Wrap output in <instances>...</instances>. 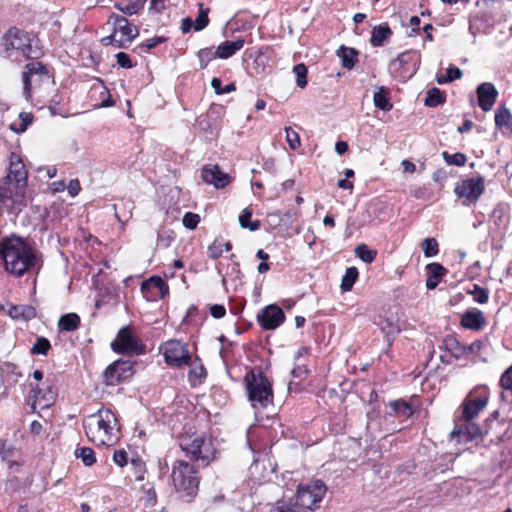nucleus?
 <instances>
[{
  "mask_svg": "<svg viewBox=\"0 0 512 512\" xmlns=\"http://www.w3.org/2000/svg\"><path fill=\"white\" fill-rule=\"evenodd\" d=\"M180 448L191 461L177 460L172 465L171 478L177 492L192 498L197 494L200 478L197 468L206 467L215 457V448L210 436L201 435L193 439L184 437Z\"/></svg>",
  "mask_w": 512,
  "mask_h": 512,
  "instance_id": "obj_1",
  "label": "nucleus"
},
{
  "mask_svg": "<svg viewBox=\"0 0 512 512\" xmlns=\"http://www.w3.org/2000/svg\"><path fill=\"white\" fill-rule=\"evenodd\" d=\"M0 259L4 263L5 271L14 277L38 272L41 266L38 252L18 236L3 238L0 241Z\"/></svg>",
  "mask_w": 512,
  "mask_h": 512,
  "instance_id": "obj_2",
  "label": "nucleus"
},
{
  "mask_svg": "<svg viewBox=\"0 0 512 512\" xmlns=\"http://www.w3.org/2000/svg\"><path fill=\"white\" fill-rule=\"evenodd\" d=\"M117 419L109 409H100L87 417L84 429L89 440L97 446L113 444L117 439Z\"/></svg>",
  "mask_w": 512,
  "mask_h": 512,
  "instance_id": "obj_3",
  "label": "nucleus"
},
{
  "mask_svg": "<svg viewBox=\"0 0 512 512\" xmlns=\"http://www.w3.org/2000/svg\"><path fill=\"white\" fill-rule=\"evenodd\" d=\"M249 401L253 407L266 408L273 400L271 383L262 371L251 370L244 378Z\"/></svg>",
  "mask_w": 512,
  "mask_h": 512,
  "instance_id": "obj_4",
  "label": "nucleus"
},
{
  "mask_svg": "<svg viewBox=\"0 0 512 512\" xmlns=\"http://www.w3.org/2000/svg\"><path fill=\"white\" fill-rule=\"evenodd\" d=\"M3 41L5 51L9 53V57L13 55V52L31 60L38 59L42 55L41 50L36 45H33V39L30 35L16 27L10 28L5 33Z\"/></svg>",
  "mask_w": 512,
  "mask_h": 512,
  "instance_id": "obj_5",
  "label": "nucleus"
},
{
  "mask_svg": "<svg viewBox=\"0 0 512 512\" xmlns=\"http://www.w3.org/2000/svg\"><path fill=\"white\" fill-rule=\"evenodd\" d=\"M327 487L321 480H315L308 484H300L294 497H292L296 503L310 512L314 510L318 503L321 502L322 498L326 494Z\"/></svg>",
  "mask_w": 512,
  "mask_h": 512,
  "instance_id": "obj_6",
  "label": "nucleus"
},
{
  "mask_svg": "<svg viewBox=\"0 0 512 512\" xmlns=\"http://www.w3.org/2000/svg\"><path fill=\"white\" fill-rule=\"evenodd\" d=\"M489 394L485 388L471 391L461 404L459 421H468L476 418L488 404Z\"/></svg>",
  "mask_w": 512,
  "mask_h": 512,
  "instance_id": "obj_7",
  "label": "nucleus"
},
{
  "mask_svg": "<svg viewBox=\"0 0 512 512\" xmlns=\"http://www.w3.org/2000/svg\"><path fill=\"white\" fill-rule=\"evenodd\" d=\"M111 349L119 354L141 355L146 352L145 345L134 335L129 326L122 327L111 342Z\"/></svg>",
  "mask_w": 512,
  "mask_h": 512,
  "instance_id": "obj_8",
  "label": "nucleus"
},
{
  "mask_svg": "<svg viewBox=\"0 0 512 512\" xmlns=\"http://www.w3.org/2000/svg\"><path fill=\"white\" fill-rule=\"evenodd\" d=\"M4 182L8 187L13 188L16 200H22L23 203H26L25 192L27 186V171L25 170V165L20 159L17 158L15 161L11 159L9 172Z\"/></svg>",
  "mask_w": 512,
  "mask_h": 512,
  "instance_id": "obj_9",
  "label": "nucleus"
},
{
  "mask_svg": "<svg viewBox=\"0 0 512 512\" xmlns=\"http://www.w3.org/2000/svg\"><path fill=\"white\" fill-rule=\"evenodd\" d=\"M108 23L112 24L114 33L117 36L119 35L117 48H126L139 35L138 28L133 26L124 16L112 13L109 16Z\"/></svg>",
  "mask_w": 512,
  "mask_h": 512,
  "instance_id": "obj_10",
  "label": "nucleus"
},
{
  "mask_svg": "<svg viewBox=\"0 0 512 512\" xmlns=\"http://www.w3.org/2000/svg\"><path fill=\"white\" fill-rule=\"evenodd\" d=\"M165 361L168 365L181 367L190 364L191 355L188 346L179 340H169L162 347Z\"/></svg>",
  "mask_w": 512,
  "mask_h": 512,
  "instance_id": "obj_11",
  "label": "nucleus"
},
{
  "mask_svg": "<svg viewBox=\"0 0 512 512\" xmlns=\"http://www.w3.org/2000/svg\"><path fill=\"white\" fill-rule=\"evenodd\" d=\"M50 74L46 65L39 61H31L25 65L22 73L23 95L28 100L31 97L32 81L48 80Z\"/></svg>",
  "mask_w": 512,
  "mask_h": 512,
  "instance_id": "obj_12",
  "label": "nucleus"
},
{
  "mask_svg": "<svg viewBox=\"0 0 512 512\" xmlns=\"http://www.w3.org/2000/svg\"><path fill=\"white\" fill-rule=\"evenodd\" d=\"M133 374V363L131 361L116 360L104 371V383L107 386H115Z\"/></svg>",
  "mask_w": 512,
  "mask_h": 512,
  "instance_id": "obj_13",
  "label": "nucleus"
},
{
  "mask_svg": "<svg viewBox=\"0 0 512 512\" xmlns=\"http://www.w3.org/2000/svg\"><path fill=\"white\" fill-rule=\"evenodd\" d=\"M141 293L147 301H156L168 295L169 286L160 276H152L141 283Z\"/></svg>",
  "mask_w": 512,
  "mask_h": 512,
  "instance_id": "obj_14",
  "label": "nucleus"
},
{
  "mask_svg": "<svg viewBox=\"0 0 512 512\" xmlns=\"http://www.w3.org/2000/svg\"><path fill=\"white\" fill-rule=\"evenodd\" d=\"M484 178H470L462 181L455 187V193L460 198H466L470 202H476L484 193Z\"/></svg>",
  "mask_w": 512,
  "mask_h": 512,
  "instance_id": "obj_15",
  "label": "nucleus"
},
{
  "mask_svg": "<svg viewBox=\"0 0 512 512\" xmlns=\"http://www.w3.org/2000/svg\"><path fill=\"white\" fill-rule=\"evenodd\" d=\"M44 387H39V385L32 386L29 394V402L32 408V411L36 410L37 405H39L42 409L50 407L56 398V393L53 391L52 386L50 384H43Z\"/></svg>",
  "mask_w": 512,
  "mask_h": 512,
  "instance_id": "obj_16",
  "label": "nucleus"
},
{
  "mask_svg": "<svg viewBox=\"0 0 512 512\" xmlns=\"http://www.w3.org/2000/svg\"><path fill=\"white\" fill-rule=\"evenodd\" d=\"M257 320L263 329L274 330L284 322L285 314L280 307L271 304L262 309L257 315Z\"/></svg>",
  "mask_w": 512,
  "mask_h": 512,
  "instance_id": "obj_17",
  "label": "nucleus"
},
{
  "mask_svg": "<svg viewBox=\"0 0 512 512\" xmlns=\"http://www.w3.org/2000/svg\"><path fill=\"white\" fill-rule=\"evenodd\" d=\"M479 436H481V429L472 420L460 421L451 432V440H455L458 443H468Z\"/></svg>",
  "mask_w": 512,
  "mask_h": 512,
  "instance_id": "obj_18",
  "label": "nucleus"
},
{
  "mask_svg": "<svg viewBox=\"0 0 512 512\" xmlns=\"http://www.w3.org/2000/svg\"><path fill=\"white\" fill-rule=\"evenodd\" d=\"M201 177L205 183L214 185L217 189L225 188L230 183V176L223 172L218 165L203 167Z\"/></svg>",
  "mask_w": 512,
  "mask_h": 512,
  "instance_id": "obj_19",
  "label": "nucleus"
},
{
  "mask_svg": "<svg viewBox=\"0 0 512 512\" xmlns=\"http://www.w3.org/2000/svg\"><path fill=\"white\" fill-rule=\"evenodd\" d=\"M478 105L484 111H490L498 97V91L494 84L483 82L477 87Z\"/></svg>",
  "mask_w": 512,
  "mask_h": 512,
  "instance_id": "obj_20",
  "label": "nucleus"
},
{
  "mask_svg": "<svg viewBox=\"0 0 512 512\" xmlns=\"http://www.w3.org/2000/svg\"><path fill=\"white\" fill-rule=\"evenodd\" d=\"M487 324L483 312L477 308L467 309L461 316L460 325L469 330L480 331Z\"/></svg>",
  "mask_w": 512,
  "mask_h": 512,
  "instance_id": "obj_21",
  "label": "nucleus"
},
{
  "mask_svg": "<svg viewBox=\"0 0 512 512\" xmlns=\"http://www.w3.org/2000/svg\"><path fill=\"white\" fill-rule=\"evenodd\" d=\"M15 192L12 187H8L5 182L0 184V206L6 207L11 213H18L21 207L25 206L22 200L15 199Z\"/></svg>",
  "mask_w": 512,
  "mask_h": 512,
  "instance_id": "obj_22",
  "label": "nucleus"
},
{
  "mask_svg": "<svg viewBox=\"0 0 512 512\" xmlns=\"http://www.w3.org/2000/svg\"><path fill=\"white\" fill-rule=\"evenodd\" d=\"M197 125L204 133L211 136L216 135L219 128L217 113L210 109L205 115H201L197 119Z\"/></svg>",
  "mask_w": 512,
  "mask_h": 512,
  "instance_id": "obj_23",
  "label": "nucleus"
},
{
  "mask_svg": "<svg viewBox=\"0 0 512 512\" xmlns=\"http://www.w3.org/2000/svg\"><path fill=\"white\" fill-rule=\"evenodd\" d=\"M393 32L387 23L373 27L370 43L373 47H381L389 41Z\"/></svg>",
  "mask_w": 512,
  "mask_h": 512,
  "instance_id": "obj_24",
  "label": "nucleus"
},
{
  "mask_svg": "<svg viewBox=\"0 0 512 512\" xmlns=\"http://www.w3.org/2000/svg\"><path fill=\"white\" fill-rule=\"evenodd\" d=\"M428 277L426 279V287L429 290L435 289L440 283L441 278L446 274L447 270L439 263H430L426 266Z\"/></svg>",
  "mask_w": 512,
  "mask_h": 512,
  "instance_id": "obj_25",
  "label": "nucleus"
},
{
  "mask_svg": "<svg viewBox=\"0 0 512 512\" xmlns=\"http://www.w3.org/2000/svg\"><path fill=\"white\" fill-rule=\"evenodd\" d=\"M245 44L244 39L238 38L235 41H224L218 47V58L228 59L235 55L239 50L243 48Z\"/></svg>",
  "mask_w": 512,
  "mask_h": 512,
  "instance_id": "obj_26",
  "label": "nucleus"
},
{
  "mask_svg": "<svg viewBox=\"0 0 512 512\" xmlns=\"http://www.w3.org/2000/svg\"><path fill=\"white\" fill-rule=\"evenodd\" d=\"M378 325L382 333L385 335L388 347H390L395 337L400 332L398 324L390 318H381Z\"/></svg>",
  "mask_w": 512,
  "mask_h": 512,
  "instance_id": "obj_27",
  "label": "nucleus"
},
{
  "mask_svg": "<svg viewBox=\"0 0 512 512\" xmlns=\"http://www.w3.org/2000/svg\"><path fill=\"white\" fill-rule=\"evenodd\" d=\"M8 314L15 320L28 321L36 317V309L31 305H12Z\"/></svg>",
  "mask_w": 512,
  "mask_h": 512,
  "instance_id": "obj_28",
  "label": "nucleus"
},
{
  "mask_svg": "<svg viewBox=\"0 0 512 512\" xmlns=\"http://www.w3.org/2000/svg\"><path fill=\"white\" fill-rule=\"evenodd\" d=\"M80 326V317L76 313H67L62 315L58 320V328L60 331L73 332Z\"/></svg>",
  "mask_w": 512,
  "mask_h": 512,
  "instance_id": "obj_29",
  "label": "nucleus"
},
{
  "mask_svg": "<svg viewBox=\"0 0 512 512\" xmlns=\"http://www.w3.org/2000/svg\"><path fill=\"white\" fill-rule=\"evenodd\" d=\"M191 369L189 370V381L191 384H201L207 376V371L199 359L196 358L193 362L190 361Z\"/></svg>",
  "mask_w": 512,
  "mask_h": 512,
  "instance_id": "obj_30",
  "label": "nucleus"
},
{
  "mask_svg": "<svg viewBox=\"0 0 512 512\" xmlns=\"http://www.w3.org/2000/svg\"><path fill=\"white\" fill-rule=\"evenodd\" d=\"M269 512H306L291 498H282L273 505Z\"/></svg>",
  "mask_w": 512,
  "mask_h": 512,
  "instance_id": "obj_31",
  "label": "nucleus"
},
{
  "mask_svg": "<svg viewBox=\"0 0 512 512\" xmlns=\"http://www.w3.org/2000/svg\"><path fill=\"white\" fill-rule=\"evenodd\" d=\"M495 125L499 129H511L512 132V114L504 105L499 106L495 112Z\"/></svg>",
  "mask_w": 512,
  "mask_h": 512,
  "instance_id": "obj_32",
  "label": "nucleus"
},
{
  "mask_svg": "<svg viewBox=\"0 0 512 512\" xmlns=\"http://www.w3.org/2000/svg\"><path fill=\"white\" fill-rule=\"evenodd\" d=\"M337 55L341 58L344 68L352 69L355 65L358 51L354 48L341 46L337 51Z\"/></svg>",
  "mask_w": 512,
  "mask_h": 512,
  "instance_id": "obj_33",
  "label": "nucleus"
},
{
  "mask_svg": "<svg viewBox=\"0 0 512 512\" xmlns=\"http://www.w3.org/2000/svg\"><path fill=\"white\" fill-rule=\"evenodd\" d=\"M197 58L199 61V68L205 69L211 61L218 58L217 48L215 50L214 47L202 48L197 52Z\"/></svg>",
  "mask_w": 512,
  "mask_h": 512,
  "instance_id": "obj_34",
  "label": "nucleus"
},
{
  "mask_svg": "<svg viewBox=\"0 0 512 512\" xmlns=\"http://www.w3.org/2000/svg\"><path fill=\"white\" fill-rule=\"evenodd\" d=\"M359 272L358 269L354 266L348 267L342 277L341 280V290L343 292H348L352 289L353 285L355 284L356 280L358 279Z\"/></svg>",
  "mask_w": 512,
  "mask_h": 512,
  "instance_id": "obj_35",
  "label": "nucleus"
},
{
  "mask_svg": "<svg viewBox=\"0 0 512 512\" xmlns=\"http://www.w3.org/2000/svg\"><path fill=\"white\" fill-rule=\"evenodd\" d=\"M373 102L375 107L383 111H390L392 109V104L388 98L387 90L382 86L379 88L377 92L373 95Z\"/></svg>",
  "mask_w": 512,
  "mask_h": 512,
  "instance_id": "obj_36",
  "label": "nucleus"
},
{
  "mask_svg": "<svg viewBox=\"0 0 512 512\" xmlns=\"http://www.w3.org/2000/svg\"><path fill=\"white\" fill-rule=\"evenodd\" d=\"M252 209L249 207L242 210L241 214L239 215V224L244 229H249L250 231H256L260 228V221H251L252 217Z\"/></svg>",
  "mask_w": 512,
  "mask_h": 512,
  "instance_id": "obj_37",
  "label": "nucleus"
},
{
  "mask_svg": "<svg viewBox=\"0 0 512 512\" xmlns=\"http://www.w3.org/2000/svg\"><path fill=\"white\" fill-rule=\"evenodd\" d=\"M395 415L403 418H409L413 414L411 405L405 400L399 399L390 403Z\"/></svg>",
  "mask_w": 512,
  "mask_h": 512,
  "instance_id": "obj_38",
  "label": "nucleus"
},
{
  "mask_svg": "<svg viewBox=\"0 0 512 512\" xmlns=\"http://www.w3.org/2000/svg\"><path fill=\"white\" fill-rule=\"evenodd\" d=\"M445 100V94L438 88L434 87L427 91V96L424 103L428 107H436L440 104H443Z\"/></svg>",
  "mask_w": 512,
  "mask_h": 512,
  "instance_id": "obj_39",
  "label": "nucleus"
},
{
  "mask_svg": "<svg viewBox=\"0 0 512 512\" xmlns=\"http://www.w3.org/2000/svg\"><path fill=\"white\" fill-rule=\"evenodd\" d=\"M355 254L363 262L370 264L376 259L377 251L374 249L368 248V246L366 244H360L355 248Z\"/></svg>",
  "mask_w": 512,
  "mask_h": 512,
  "instance_id": "obj_40",
  "label": "nucleus"
},
{
  "mask_svg": "<svg viewBox=\"0 0 512 512\" xmlns=\"http://www.w3.org/2000/svg\"><path fill=\"white\" fill-rule=\"evenodd\" d=\"M114 7L124 15L132 16L143 8V3L140 0H136L129 4L115 3Z\"/></svg>",
  "mask_w": 512,
  "mask_h": 512,
  "instance_id": "obj_41",
  "label": "nucleus"
},
{
  "mask_svg": "<svg viewBox=\"0 0 512 512\" xmlns=\"http://www.w3.org/2000/svg\"><path fill=\"white\" fill-rule=\"evenodd\" d=\"M463 73L460 68L455 66H450L446 69L445 75H438L436 78V81L438 84H445L452 82L456 79H460L462 77Z\"/></svg>",
  "mask_w": 512,
  "mask_h": 512,
  "instance_id": "obj_42",
  "label": "nucleus"
},
{
  "mask_svg": "<svg viewBox=\"0 0 512 512\" xmlns=\"http://www.w3.org/2000/svg\"><path fill=\"white\" fill-rule=\"evenodd\" d=\"M19 120V123H12L10 125V129L16 133H23L24 131H26L27 127L32 123L33 115L31 113L21 112L19 114Z\"/></svg>",
  "mask_w": 512,
  "mask_h": 512,
  "instance_id": "obj_43",
  "label": "nucleus"
},
{
  "mask_svg": "<svg viewBox=\"0 0 512 512\" xmlns=\"http://www.w3.org/2000/svg\"><path fill=\"white\" fill-rule=\"evenodd\" d=\"M446 349L455 357L460 358L461 356L467 354L466 346H463L457 340L450 338L445 340Z\"/></svg>",
  "mask_w": 512,
  "mask_h": 512,
  "instance_id": "obj_44",
  "label": "nucleus"
},
{
  "mask_svg": "<svg viewBox=\"0 0 512 512\" xmlns=\"http://www.w3.org/2000/svg\"><path fill=\"white\" fill-rule=\"evenodd\" d=\"M468 294L472 295L473 301L479 304H485L489 299V291L486 288L479 286L478 284L473 285V289L467 291Z\"/></svg>",
  "mask_w": 512,
  "mask_h": 512,
  "instance_id": "obj_45",
  "label": "nucleus"
},
{
  "mask_svg": "<svg viewBox=\"0 0 512 512\" xmlns=\"http://www.w3.org/2000/svg\"><path fill=\"white\" fill-rule=\"evenodd\" d=\"M75 456L80 458L86 466H91L96 462L94 451L89 447L77 448Z\"/></svg>",
  "mask_w": 512,
  "mask_h": 512,
  "instance_id": "obj_46",
  "label": "nucleus"
},
{
  "mask_svg": "<svg viewBox=\"0 0 512 512\" xmlns=\"http://www.w3.org/2000/svg\"><path fill=\"white\" fill-rule=\"evenodd\" d=\"M421 248L425 257H433L436 256L439 252L438 242L435 238H426L421 243Z\"/></svg>",
  "mask_w": 512,
  "mask_h": 512,
  "instance_id": "obj_47",
  "label": "nucleus"
},
{
  "mask_svg": "<svg viewBox=\"0 0 512 512\" xmlns=\"http://www.w3.org/2000/svg\"><path fill=\"white\" fill-rule=\"evenodd\" d=\"M50 349V341L45 337H38L31 349V353L36 355H47Z\"/></svg>",
  "mask_w": 512,
  "mask_h": 512,
  "instance_id": "obj_48",
  "label": "nucleus"
},
{
  "mask_svg": "<svg viewBox=\"0 0 512 512\" xmlns=\"http://www.w3.org/2000/svg\"><path fill=\"white\" fill-rule=\"evenodd\" d=\"M293 72L296 75V85L303 89L307 85V67L303 63L294 66Z\"/></svg>",
  "mask_w": 512,
  "mask_h": 512,
  "instance_id": "obj_49",
  "label": "nucleus"
},
{
  "mask_svg": "<svg viewBox=\"0 0 512 512\" xmlns=\"http://www.w3.org/2000/svg\"><path fill=\"white\" fill-rule=\"evenodd\" d=\"M199 6H200L199 14H198L197 18L195 19V21L193 22L195 31H201L204 28H206L209 24V17H208L209 9L208 8L202 9V6H203L202 3H200Z\"/></svg>",
  "mask_w": 512,
  "mask_h": 512,
  "instance_id": "obj_50",
  "label": "nucleus"
},
{
  "mask_svg": "<svg viewBox=\"0 0 512 512\" xmlns=\"http://www.w3.org/2000/svg\"><path fill=\"white\" fill-rule=\"evenodd\" d=\"M442 156L447 164L455 165L458 167L464 166L467 161L465 154L460 152L449 154L445 151L442 153Z\"/></svg>",
  "mask_w": 512,
  "mask_h": 512,
  "instance_id": "obj_51",
  "label": "nucleus"
},
{
  "mask_svg": "<svg viewBox=\"0 0 512 512\" xmlns=\"http://www.w3.org/2000/svg\"><path fill=\"white\" fill-rule=\"evenodd\" d=\"M286 141L292 150H296L301 145L299 134L291 127H285Z\"/></svg>",
  "mask_w": 512,
  "mask_h": 512,
  "instance_id": "obj_52",
  "label": "nucleus"
},
{
  "mask_svg": "<svg viewBox=\"0 0 512 512\" xmlns=\"http://www.w3.org/2000/svg\"><path fill=\"white\" fill-rule=\"evenodd\" d=\"M211 86L214 89L215 93L217 95L227 94L236 89V86L234 83H229L225 86V88H222V81L220 78L214 77L211 80Z\"/></svg>",
  "mask_w": 512,
  "mask_h": 512,
  "instance_id": "obj_53",
  "label": "nucleus"
},
{
  "mask_svg": "<svg viewBox=\"0 0 512 512\" xmlns=\"http://www.w3.org/2000/svg\"><path fill=\"white\" fill-rule=\"evenodd\" d=\"M142 501L145 508H153L156 505L157 495L153 486L144 490Z\"/></svg>",
  "mask_w": 512,
  "mask_h": 512,
  "instance_id": "obj_54",
  "label": "nucleus"
},
{
  "mask_svg": "<svg viewBox=\"0 0 512 512\" xmlns=\"http://www.w3.org/2000/svg\"><path fill=\"white\" fill-rule=\"evenodd\" d=\"M200 216L196 213L186 212L183 216L182 223L185 228L193 230L197 227Z\"/></svg>",
  "mask_w": 512,
  "mask_h": 512,
  "instance_id": "obj_55",
  "label": "nucleus"
},
{
  "mask_svg": "<svg viewBox=\"0 0 512 512\" xmlns=\"http://www.w3.org/2000/svg\"><path fill=\"white\" fill-rule=\"evenodd\" d=\"M500 386L512 395V365L501 375Z\"/></svg>",
  "mask_w": 512,
  "mask_h": 512,
  "instance_id": "obj_56",
  "label": "nucleus"
},
{
  "mask_svg": "<svg viewBox=\"0 0 512 512\" xmlns=\"http://www.w3.org/2000/svg\"><path fill=\"white\" fill-rule=\"evenodd\" d=\"M117 64L125 69H129L133 67L130 56L125 52H119L116 54Z\"/></svg>",
  "mask_w": 512,
  "mask_h": 512,
  "instance_id": "obj_57",
  "label": "nucleus"
},
{
  "mask_svg": "<svg viewBox=\"0 0 512 512\" xmlns=\"http://www.w3.org/2000/svg\"><path fill=\"white\" fill-rule=\"evenodd\" d=\"M113 460L117 465L123 467L128 462V454L124 450H117L114 452Z\"/></svg>",
  "mask_w": 512,
  "mask_h": 512,
  "instance_id": "obj_58",
  "label": "nucleus"
},
{
  "mask_svg": "<svg viewBox=\"0 0 512 512\" xmlns=\"http://www.w3.org/2000/svg\"><path fill=\"white\" fill-rule=\"evenodd\" d=\"M210 314L215 319L223 318L226 314V309L223 305L220 304H213L210 307Z\"/></svg>",
  "mask_w": 512,
  "mask_h": 512,
  "instance_id": "obj_59",
  "label": "nucleus"
},
{
  "mask_svg": "<svg viewBox=\"0 0 512 512\" xmlns=\"http://www.w3.org/2000/svg\"><path fill=\"white\" fill-rule=\"evenodd\" d=\"M166 40V38L164 37H161V36H157V37H153L151 39H147L142 45L141 47H144L146 48V50H150L152 48H155L156 46H158L159 44L163 43L164 41Z\"/></svg>",
  "mask_w": 512,
  "mask_h": 512,
  "instance_id": "obj_60",
  "label": "nucleus"
},
{
  "mask_svg": "<svg viewBox=\"0 0 512 512\" xmlns=\"http://www.w3.org/2000/svg\"><path fill=\"white\" fill-rule=\"evenodd\" d=\"M68 192L72 197L78 195L81 187L78 179H71L67 186Z\"/></svg>",
  "mask_w": 512,
  "mask_h": 512,
  "instance_id": "obj_61",
  "label": "nucleus"
},
{
  "mask_svg": "<svg viewBox=\"0 0 512 512\" xmlns=\"http://www.w3.org/2000/svg\"><path fill=\"white\" fill-rule=\"evenodd\" d=\"M307 372L308 369L305 365H297L292 369L291 374L294 378H301L303 375L307 374Z\"/></svg>",
  "mask_w": 512,
  "mask_h": 512,
  "instance_id": "obj_62",
  "label": "nucleus"
},
{
  "mask_svg": "<svg viewBox=\"0 0 512 512\" xmlns=\"http://www.w3.org/2000/svg\"><path fill=\"white\" fill-rule=\"evenodd\" d=\"M415 56V53L411 52V51H408V52H404V53H401L398 57H397V61L400 63V65H405L407 64L409 61H411L413 59V57Z\"/></svg>",
  "mask_w": 512,
  "mask_h": 512,
  "instance_id": "obj_63",
  "label": "nucleus"
},
{
  "mask_svg": "<svg viewBox=\"0 0 512 512\" xmlns=\"http://www.w3.org/2000/svg\"><path fill=\"white\" fill-rule=\"evenodd\" d=\"M192 27L194 28V23L191 18L185 17L182 19L181 23V31L186 34L191 31Z\"/></svg>",
  "mask_w": 512,
  "mask_h": 512,
  "instance_id": "obj_64",
  "label": "nucleus"
}]
</instances>
